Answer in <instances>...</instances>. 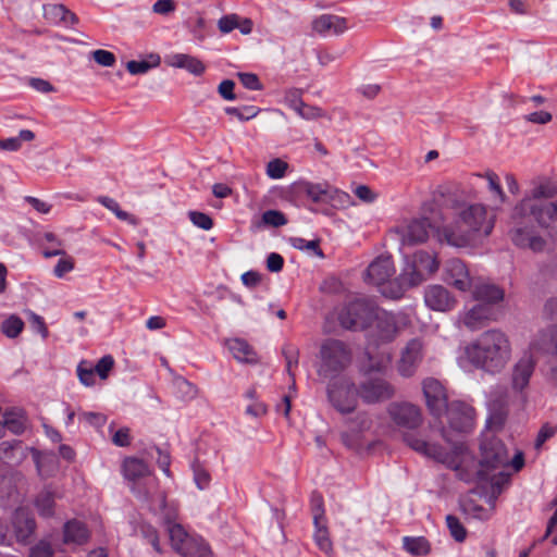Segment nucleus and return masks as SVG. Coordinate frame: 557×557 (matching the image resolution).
Wrapping results in <instances>:
<instances>
[{
	"label": "nucleus",
	"instance_id": "32",
	"mask_svg": "<svg viewBox=\"0 0 557 557\" xmlns=\"http://www.w3.org/2000/svg\"><path fill=\"white\" fill-rule=\"evenodd\" d=\"M377 320L376 327L379 330V336L384 342H391L395 338L397 334L396 321L393 314L383 312L379 314L376 312Z\"/></svg>",
	"mask_w": 557,
	"mask_h": 557
},
{
	"label": "nucleus",
	"instance_id": "30",
	"mask_svg": "<svg viewBox=\"0 0 557 557\" xmlns=\"http://www.w3.org/2000/svg\"><path fill=\"white\" fill-rule=\"evenodd\" d=\"M24 457V447L21 442L0 443V463H18Z\"/></svg>",
	"mask_w": 557,
	"mask_h": 557
},
{
	"label": "nucleus",
	"instance_id": "63",
	"mask_svg": "<svg viewBox=\"0 0 557 557\" xmlns=\"http://www.w3.org/2000/svg\"><path fill=\"white\" fill-rule=\"evenodd\" d=\"M53 550L48 542L41 541L30 548L29 557H52Z\"/></svg>",
	"mask_w": 557,
	"mask_h": 557
},
{
	"label": "nucleus",
	"instance_id": "49",
	"mask_svg": "<svg viewBox=\"0 0 557 557\" xmlns=\"http://www.w3.org/2000/svg\"><path fill=\"white\" fill-rule=\"evenodd\" d=\"M310 505H311L313 522H318L320 520H326L325 512H324V502H323V497L321 494L315 493V492L312 493L311 499H310Z\"/></svg>",
	"mask_w": 557,
	"mask_h": 557
},
{
	"label": "nucleus",
	"instance_id": "5",
	"mask_svg": "<svg viewBox=\"0 0 557 557\" xmlns=\"http://www.w3.org/2000/svg\"><path fill=\"white\" fill-rule=\"evenodd\" d=\"M319 359V376L331 379L343 372L351 363L352 352L345 342L327 338L320 346Z\"/></svg>",
	"mask_w": 557,
	"mask_h": 557
},
{
	"label": "nucleus",
	"instance_id": "20",
	"mask_svg": "<svg viewBox=\"0 0 557 557\" xmlns=\"http://www.w3.org/2000/svg\"><path fill=\"white\" fill-rule=\"evenodd\" d=\"M557 325L540 330L530 343V352L556 356Z\"/></svg>",
	"mask_w": 557,
	"mask_h": 557
},
{
	"label": "nucleus",
	"instance_id": "24",
	"mask_svg": "<svg viewBox=\"0 0 557 557\" xmlns=\"http://www.w3.org/2000/svg\"><path fill=\"white\" fill-rule=\"evenodd\" d=\"M536 361L532 354H525L512 369V388L522 392L530 382Z\"/></svg>",
	"mask_w": 557,
	"mask_h": 557
},
{
	"label": "nucleus",
	"instance_id": "26",
	"mask_svg": "<svg viewBox=\"0 0 557 557\" xmlns=\"http://www.w3.org/2000/svg\"><path fill=\"white\" fill-rule=\"evenodd\" d=\"M44 16L52 23H63L65 25H75L78 17L65 5L59 3L44 5Z\"/></svg>",
	"mask_w": 557,
	"mask_h": 557
},
{
	"label": "nucleus",
	"instance_id": "18",
	"mask_svg": "<svg viewBox=\"0 0 557 557\" xmlns=\"http://www.w3.org/2000/svg\"><path fill=\"white\" fill-rule=\"evenodd\" d=\"M425 305L435 311H450L457 301L454 296L442 285H431L424 292Z\"/></svg>",
	"mask_w": 557,
	"mask_h": 557
},
{
	"label": "nucleus",
	"instance_id": "2",
	"mask_svg": "<svg viewBox=\"0 0 557 557\" xmlns=\"http://www.w3.org/2000/svg\"><path fill=\"white\" fill-rule=\"evenodd\" d=\"M455 221L451 225L437 230L441 242L450 246L466 247L478 238L488 236L495 223V215L487 214V209L481 203L456 205Z\"/></svg>",
	"mask_w": 557,
	"mask_h": 557
},
{
	"label": "nucleus",
	"instance_id": "61",
	"mask_svg": "<svg viewBox=\"0 0 557 557\" xmlns=\"http://www.w3.org/2000/svg\"><path fill=\"white\" fill-rule=\"evenodd\" d=\"M176 385L178 389L184 394V396L188 399L195 398L198 394L197 386L184 377H178L176 380Z\"/></svg>",
	"mask_w": 557,
	"mask_h": 557
},
{
	"label": "nucleus",
	"instance_id": "45",
	"mask_svg": "<svg viewBox=\"0 0 557 557\" xmlns=\"http://www.w3.org/2000/svg\"><path fill=\"white\" fill-rule=\"evenodd\" d=\"M261 221L264 225L272 227H280L287 224L286 216L278 210H268L263 212Z\"/></svg>",
	"mask_w": 557,
	"mask_h": 557
},
{
	"label": "nucleus",
	"instance_id": "12",
	"mask_svg": "<svg viewBox=\"0 0 557 557\" xmlns=\"http://www.w3.org/2000/svg\"><path fill=\"white\" fill-rule=\"evenodd\" d=\"M434 228L426 218L412 219L397 226L394 233L403 246H413L424 243L430 230Z\"/></svg>",
	"mask_w": 557,
	"mask_h": 557
},
{
	"label": "nucleus",
	"instance_id": "58",
	"mask_svg": "<svg viewBox=\"0 0 557 557\" xmlns=\"http://www.w3.org/2000/svg\"><path fill=\"white\" fill-rule=\"evenodd\" d=\"M512 243L520 248H527V244L530 240L532 233L521 227L515 228L510 233Z\"/></svg>",
	"mask_w": 557,
	"mask_h": 557
},
{
	"label": "nucleus",
	"instance_id": "51",
	"mask_svg": "<svg viewBox=\"0 0 557 557\" xmlns=\"http://www.w3.org/2000/svg\"><path fill=\"white\" fill-rule=\"evenodd\" d=\"M462 510L465 513H467L473 518L480 519V520H485L490 517L487 509H485L484 507H482L480 505L474 504L471 500H466L462 503Z\"/></svg>",
	"mask_w": 557,
	"mask_h": 557
},
{
	"label": "nucleus",
	"instance_id": "1",
	"mask_svg": "<svg viewBox=\"0 0 557 557\" xmlns=\"http://www.w3.org/2000/svg\"><path fill=\"white\" fill-rule=\"evenodd\" d=\"M441 436L450 445V451L430 440H424L414 434L405 436L407 445L417 453L432 458L456 471L457 476L465 482H491L495 481L503 469L509 465V455L504 443L495 437H486L481 444V460L475 461L473 455L462 443H451L444 428L440 430Z\"/></svg>",
	"mask_w": 557,
	"mask_h": 557
},
{
	"label": "nucleus",
	"instance_id": "3",
	"mask_svg": "<svg viewBox=\"0 0 557 557\" xmlns=\"http://www.w3.org/2000/svg\"><path fill=\"white\" fill-rule=\"evenodd\" d=\"M468 360L487 372L495 373L505 368L511 356L507 335L500 330H488L466 347Z\"/></svg>",
	"mask_w": 557,
	"mask_h": 557
},
{
	"label": "nucleus",
	"instance_id": "57",
	"mask_svg": "<svg viewBox=\"0 0 557 557\" xmlns=\"http://www.w3.org/2000/svg\"><path fill=\"white\" fill-rule=\"evenodd\" d=\"M238 16L236 14H228L221 17L218 22V27L221 33L227 34L238 27Z\"/></svg>",
	"mask_w": 557,
	"mask_h": 557
},
{
	"label": "nucleus",
	"instance_id": "21",
	"mask_svg": "<svg viewBox=\"0 0 557 557\" xmlns=\"http://www.w3.org/2000/svg\"><path fill=\"white\" fill-rule=\"evenodd\" d=\"M395 274V267L389 256H380L367 269L366 278L374 285L387 282Z\"/></svg>",
	"mask_w": 557,
	"mask_h": 557
},
{
	"label": "nucleus",
	"instance_id": "8",
	"mask_svg": "<svg viewBox=\"0 0 557 557\" xmlns=\"http://www.w3.org/2000/svg\"><path fill=\"white\" fill-rule=\"evenodd\" d=\"M327 397L338 412L351 413L358 406L359 387L351 380L339 377L329 384Z\"/></svg>",
	"mask_w": 557,
	"mask_h": 557
},
{
	"label": "nucleus",
	"instance_id": "52",
	"mask_svg": "<svg viewBox=\"0 0 557 557\" xmlns=\"http://www.w3.org/2000/svg\"><path fill=\"white\" fill-rule=\"evenodd\" d=\"M188 216L191 223L201 230L209 231L213 226V221L207 213L199 211H189Z\"/></svg>",
	"mask_w": 557,
	"mask_h": 557
},
{
	"label": "nucleus",
	"instance_id": "44",
	"mask_svg": "<svg viewBox=\"0 0 557 557\" xmlns=\"http://www.w3.org/2000/svg\"><path fill=\"white\" fill-rule=\"evenodd\" d=\"M24 322L15 315L8 318L1 325L2 332L11 338L16 337L22 332Z\"/></svg>",
	"mask_w": 557,
	"mask_h": 557
},
{
	"label": "nucleus",
	"instance_id": "11",
	"mask_svg": "<svg viewBox=\"0 0 557 557\" xmlns=\"http://www.w3.org/2000/svg\"><path fill=\"white\" fill-rule=\"evenodd\" d=\"M421 385L428 410L432 416L441 417L449 405L446 388L434 377L424 379Z\"/></svg>",
	"mask_w": 557,
	"mask_h": 557
},
{
	"label": "nucleus",
	"instance_id": "62",
	"mask_svg": "<svg viewBox=\"0 0 557 557\" xmlns=\"http://www.w3.org/2000/svg\"><path fill=\"white\" fill-rule=\"evenodd\" d=\"M296 112L299 114V116H301L305 120H315L323 116L321 109L306 104L305 102Z\"/></svg>",
	"mask_w": 557,
	"mask_h": 557
},
{
	"label": "nucleus",
	"instance_id": "10",
	"mask_svg": "<svg viewBox=\"0 0 557 557\" xmlns=\"http://www.w3.org/2000/svg\"><path fill=\"white\" fill-rule=\"evenodd\" d=\"M359 397L366 404H379L392 399L396 387L382 377H369L359 384Z\"/></svg>",
	"mask_w": 557,
	"mask_h": 557
},
{
	"label": "nucleus",
	"instance_id": "28",
	"mask_svg": "<svg viewBox=\"0 0 557 557\" xmlns=\"http://www.w3.org/2000/svg\"><path fill=\"white\" fill-rule=\"evenodd\" d=\"M22 481L20 473L0 475V503L5 506L9 502H17L16 482Z\"/></svg>",
	"mask_w": 557,
	"mask_h": 557
},
{
	"label": "nucleus",
	"instance_id": "48",
	"mask_svg": "<svg viewBox=\"0 0 557 557\" xmlns=\"http://www.w3.org/2000/svg\"><path fill=\"white\" fill-rule=\"evenodd\" d=\"M283 355L286 361V371L289 377H294L293 367L298 364L299 350L293 345H285Z\"/></svg>",
	"mask_w": 557,
	"mask_h": 557
},
{
	"label": "nucleus",
	"instance_id": "38",
	"mask_svg": "<svg viewBox=\"0 0 557 557\" xmlns=\"http://www.w3.org/2000/svg\"><path fill=\"white\" fill-rule=\"evenodd\" d=\"M404 548L411 555H425L430 552V544L423 536L404 537Z\"/></svg>",
	"mask_w": 557,
	"mask_h": 557
},
{
	"label": "nucleus",
	"instance_id": "25",
	"mask_svg": "<svg viewBox=\"0 0 557 557\" xmlns=\"http://www.w3.org/2000/svg\"><path fill=\"white\" fill-rule=\"evenodd\" d=\"M90 539V531L86 524L76 519L67 521L63 527V541L65 544L84 545Z\"/></svg>",
	"mask_w": 557,
	"mask_h": 557
},
{
	"label": "nucleus",
	"instance_id": "47",
	"mask_svg": "<svg viewBox=\"0 0 557 557\" xmlns=\"http://www.w3.org/2000/svg\"><path fill=\"white\" fill-rule=\"evenodd\" d=\"M292 245L294 248L299 250L312 251L318 257H323V252L320 248L319 240H306L300 237L292 238Z\"/></svg>",
	"mask_w": 557,
	"mask_h": 557
},
{
	"label": "nucleus",
	"instance_id": "36",
	"mask_svg": "<svg viewBox=\"0 0 557 557\" xmlns=\"http://www.w3.org/2000/svg\"><path fill=\"white\" fill-rule=\"evenodd\" d=\"M34 139V132L29 129H22L16 137L0 139V149L5 151H17L21 149L23 141H32Z\"/></svg>",
	"mask_w": 557,
	"mask_h": 557
},
{
	"label": "nucleus",
	"instance_id": "4",
	"mask_svg": "<svg viewBox=\"0 0 557 557\" xmlns=\"http://www.w3.org/2000/svg\"><path fill=\"white\" fill-rule=\"evenodd\" d=\"M557 196V185L547 177H537L530 184L529 190L524 197L515 206L512 210V219H523L532 216L537 224L544 222V211L550 202L544 200L552 199Z\"/></svg>",
	"mask_w": 557,
	"mask_h": 557
},
{
	"label": "nucleus",
	"instance_id": "41",
	"mask_svg": "<svg viewBox=\"0 0 557 557\" xmlns=\"http://www.w3.org/2000/svg\"><path fill=\"white\" fill-rule=\"evenodd\" d=\"M4 430L8 429L14 434H21L25 429V419L21 413L7 412L3 416Z\"/></svg>",
	"mask_w": 557,
	"mask_h": 557
},
{
	"label": "nucleus",
	"instance_id": "13",
	"mask_svg": "<svg viewBox=\"0 0 557 557\" xmlns=\"http://www.w3.org/2000/svg\"><path fill=\"white\" fill-rule=\"evenodd\" d=\"M423 348L424 345L419 338H412L407 343L397 362V372L400 376L411 377L416 374L424 357Z\"/></svg>",
	"mask_w": 557,
	"mask_h": 557
},
{
	"label": "nucleus",
	"instance_id": "56",
	"mask_svg": "<svg viewBox=\"0 0 557 557\" xmlns=\"http://www.w3.org/2000/svg\"><path fill=\"white\" fill-rule=\"evenodd\" d=\"M240 83L250 90H261L262 84L259 77L253 73H237Z\"/></svg>",
	"mask_w": 557,
	"mask_h": 557
},
{
	"label": "nucleus",
	"instance_id": "19",
	"mask_svg": "<svg viewBox=\"0 0 557 557\" xmlns=\"http://www.w3.org/2000/svg\"><path fill=\"white\" fill-rule=\"evenodd\" d=\"M470 290L473 299L491 307L503 301L505 297V290L500 286L482 280H475Z\"/></svg>",
	"mask_w": 557,
	"mask_h": 557
},
{
	"label": "nucleus",
	"instance_id": "59",
	"mask_svg": "<svg viewBox=\"0 0 557 557\" xmlns=\"http://www.w3.org/2000/svg\"><path fill=\"white\" fill-rule=\"evenodd\" d=\"M176 9L174 0H158L152 5V12L160 15H169Z\"/></svg>",
	"mask_w": 557,
	"mask_h": 557
},
{
	"label": "nucleus",
	"instance_id": "7",
	"mask_svg": "<svg viewBox=\"0 0 557 557\" xmlns=\"http://www.w3.org/2000/svg\"><path fill=\"white\" fill-rule=\"evenodd\" d=\"M168 533L172 548L183 557H212L209 546L202 539L190 535L178 523H169Z\"/></svg>",
	"mask_w": 557,
	"mask_h": 557
},
{
	"label": "nucleus",
	"instance_id": "60",
	"mask_svg": "<svg viewBox=\"0 0 557 557\" xmlns=\"http://www.w3.org/2000/svg\"><path fill=\"white\" fill-rule=\"evenodd\" d=\"M243 110L246 114H244L242 110L233 107H227L225 112L230 115H235L240 121H248L258 114V110L255 107H244Z\"/></svg>",
	"mask_w": 557,
	"mask_h": 557
},
{
	"label": "nucleus",
	"instance_id": "43",
	"mask_svg": "<svg viewBox=\"0 0 557 557\" xmlns=\"http://www.w3.org/2000/svg\"><path fill=\"white\" fill-rule=\"evenodd\" d=\"M446 523H447V528L449 529V532L451 534V536L455 539V541L457 542H463L467 537V530L465 529V527L461 524V522L459 521V519L453 515H448L446 517Z\"/></svg>",
	"mask_w": 557,
	"mask_h": 557
},
{
	"label": "nucleus",
	"instance_id": "54",
	"mask_svg": "<svg viewBox=\"0 0 557 557\" xmlns=\"http://www.w3.org/2000/svg\"><path fill=\"white\" fill-rule=\"evenodd\" d=\"M95 62L104 67H111L115 64L116 58L114 53L103 49H97L91 52Z\"/></svg>",
	"mask_w": 557,
	"mask_h": 557
},
{
	"label": "nucleus",
	"instance_id": "27",
	"mask_svg": "<svg viewBox=\"0 0 557 557\" xmlns=\"http://www.w3.org/2000/svg\"><path fill=\"white\" fill-rule=\"evenodd\" d=\"M165 62L172 67L185 69L194 75H201L206 69L200 60L185 53H175L169 55Z\"/></svg>",
	"mask_w": 557,
	"mask_h": 557
},
{
	"label": "nucleus",
	"instance_id": "29",
	"mask_svg": "<svg viewBox=\"0 0 557 557\" xmlns=\"http://www.w3.org/2000/svg\"><path fill=\"white\" fill-rule=\"evenodd\" d=\"M228 349L233 357L240 362L256 363L258 361L256 351L244 339L234 338L228 341Z\"/></svg>",
	"mask_w": 557,
	"mask_h": 557
},
{
	"label": "nucleus",
	"instance_id": "64",
	"mask_svg": "<svg viewBox=\"0 0 557 557\" xmlns=\"http://www.w3.org/2000/svg\"><path fill=\"white\" fill-rule=\"evenodd\" d=\"M557 219V200L550 202L547 207V210L544 211V222H541L539 225L542 227H549L550 224Z\"/></svg>",
	"mask_w": 557,
	"mask_h": 557
},
{
	"label": "nucleus",
	"instance_id": "53",
	"mask_svg": "<svg viewBox=\"0 0 557 557\" xmlns=\"http://www.w3.org/2000/svg\"><path fill=\"white\" fill-rule=\"evenodd\" d=\"M113 357L110 355H106L102 358H100L96 366H94V369L101 380H107L110 371L113 369Z\"/></svg>",
	"mask_w": 557,
	"mask_h": 557
},
{
	"label": "nucleus",
	"instance_id": "50",
	"mask_svg": "<svg viewBox=\"0 0 557 557\" xmlns=\"http://www.w3.org/2000/svg\"><path fill=\"white\" fill-rule=\"evenodd\" d=\"M287 168L288 164L285 161L281 159H273L267 164V175L274 180L282 178L285 175Z\"/></svg>",
	"mask_w": 557,
	"mask_h": 557
},
{
	"label": "nucleus",
	"instance_id": "42",
	"mask_svg": "<svg viewBox=\"0 0 557 557\" xmlns=\"http://www.w3.org/2000/svg\"><path fill=\"white\" fill-rule=\"evenodd\" d=\"M483 176L487 180L488 190L494 194L499 203H504L507 197L502 188L498 175L495 172L487 171Z\"/></svg>",
	"mask_w": 557,
	"mask_h": 557
},
{
	"label": "nucleus",
	"instance_id": "15",
	"mask_svg": "<svg viewBox=\"0 0 557 557\" xmlns=\"http://www.w3.org/2000/svg\"><path fill=\"white\" fill-rule=\"evenodd\" d=\"M445 282L460 292H468L476 278L472 277L467 264L459 259H450L445 267Z\"/></svg>",
	"mask_w": 557,
	"mask_h": 557
},
{
	"label": "nucleus",
	"instance_id": "14",
	"mask_svg": "<svg viewBox=\"0 0 557 557\" xmlns=\"http://www.w3.org/2000/svg\"><path fill=\"white\" fill-rule=\"evenodd\" d=\"M449 426L457 432H469L474 424L475 411L472 406L461 400L449 403L445 409Z\"/></svg>",
	"mask_w": 557,
	"mask_h": 557
},
{
	"label": "nucleus",
	"instance_id": "37",
	"mask_svg": "<svg viewBox=\"0 0 557 557\" xmlns=\"http://www.w3.org/2000/svg\"><path fill=\"white\" fill-rule=\"evenodd\" d=\"M314 523V541L319 548L325 553H330L332 550V541L329 535V530L326 527V520H320Z\"/></svg>",
	"mask_w": 557,
	"mask_h": 557
},
{
	"label": "nucleus",
	"instance_id": "6",
	"mask_svg": "<svg viewBox=\"0 0 557 557\" xmlns=\"http://www.w3.org/2000/svg\"><path fill=\"white\" fill-rule=\"evenodd\" d=\"M376 317L375 305L366 298H355L345 302L337 312L339 324L346 330H363Z\"/></svg>",
	"mask_w": 557,
	"mask_h": 557
},
{
	"label": "nucleus",
	"instance_id": "46",
	"mask_svg": "<svg viewBox=\"0 0 557 557\" xmlns=\"http://www.w3.org/2000/svg\"><path fill=\"white\" fill-rule=\"evenodd\" d=\"M194 481L199 490H205L211 482V476L207 469L198 462L193 463Z\"/></svg>",
	"mask_w": 557,
	"mask_h": 557
},
{
	"label": "nucleus",
	"instance_id": "9",
	"mask_svg": "<svg viewBox=\"0 0 557 557\" xmlns=\"http://www.w3.org/2000/svg\"><path fill=\"white\" fill-rule=\"evenodd\" d=\"M391 420L403 429H418L423 421L422 410L418 405L409 401H394L387 407Z\"/></svg>",
	"mask_w": 557,
	"mask_h": 557
},
{
	"label": "nucleus",
	"instance_id": "17",
	"mask_svg": "<svg viewBox=\"0 0 557 557\" xmlns=\"http://www.w3.org/2000/svg\"><path fill=\"white\" fill-rule=\"evenodd\" d=\"M295 190L299 195H305L315 203L329 202L334 198V195L339 197L349 198L346 193H339L337 189L331 187L327 183H311L301 181L295 184Z\"/></svg>",
	"mask_w": 557,
	"mask_h": 557
},
{
	"label": "nucleus",
	"instance_id": "40",
	"mask_svg": "<svg viewBox=\"0 0 557 557\" xmlns=\"http://www.w3.org/2000/svg\"><path fill=\"white\" fill-rule=\"evenodd\" d=\"M79 382L85 386L95 385V375L97 374L94 366L88 360H82L76 369Z\"/></svg>",
	"mask_w": 557,
	"mask_h": 557
},
{
	"label": "nucleus",
	"instance_id": "55",
	"mask_svg": "<svg viewBox=\"0 0 557 557\" xmlns=\"http://www.w3.org/2000/svg\"><path fill=\"white\" fill-rule=\"evenodd\" d=\"M74 265L75 263L72 257H69L66 255L62 256V258L58 261L53 269V274L57 277L61 278L66 273L71 272L74 269Z\"/></svg>",
	"mask_w": 557,
	"mask_h": 557
},
{
	"label": "nucleus",
	"instance_id": "16",
	"mask_svg": "<svg viewBox=\"0 0 557 557\" xmlns=\"http://www.w3.org/2000/svg\"><path fill=\"white\" fill-rule=\"evenodd\" d=\"M496 319V312L488 305L476 304L459 317L460 323L470 331H478Z\"/></svg>",
	"mask_w": 557,
	"mask_h": 557
},
{
	"label": "nucleus",
	"instance_id": "31",
	"mask_svg": "<svg viewBox=\"0 0 557 557\" xmlns=\"http://www.w3.org/2000/svg\"><path fill=\"white\" fill-rule=\"evenodd\" d=\"M123 473L125 479L135 482L150 474L149 467L140 459L128 457L123 462Z\"/></svg>",
	"mask_w": 557,
	"mask_h": 557
},
{
	"label": "nucleus",
	"instance_id": "35",
	"mask_svg": "<svg viewBox=\"0 0 557 557\" xmlns=\"http://www.w3.org/2000/svg\"><path fill=\"white\" fill-rule=\"evenodd\" d=\"M35 506L42 517H51L54 513V495L49 488L41 491L35 500Z\"/></svg>",
	"mask_w": 557,
	"mask_h": 557
},
{
	"label": "nucleus",
	"instance_id": "33",
	"mask_svg": "<svg viewBox=\"0 0 557 557\" xmlns=\"http://www.w3.org/2000/svg\"><path fill=\"white\" fill-rule=\"evenodd\" d=\"M428 276L423 274L413 263H408L398 276L400 287L410 288L421 284Z\"/></svg>",
	"mask_w": 557,
	"mask_h": 557
},
{
	"label": "nucleus",
	"instance_id": "22",
	"mask_svg": "<svg viewBox=\"0 0 557 557\" xmlns=\"http://www.w3.org/2000/svg\"><path fill=\"white\" fill-rule=\"evenodd\" d=\"M12 525L16 541L23 544L28 543L36 529L34 517L24 508L15 510L12 519Z\"/></svg>",
	"mask_w": 557,
	"mask_h": 557
},
{
	"label": "nucleus",
	"instance_id": "23",
	"mask_svg": "<svg viewBox=\"0 0 557 557\" xmlns=\"http://www.w3.org/2000/svg\"><path fill=\"white\" fill-rule=\"evenodd\" d=\"M348 27L345 17L333 14H322L312 21V29L323 36L342 35Z\"/></svg>",
	"mask_w": 557,
	"mask_h": 557
},
{
	"label": "nucleus",
	"instance_id": "34",
	"mask_svg": "<svg viewBox=\"0 0 557 557\" xmlns=\"http://www.w3.org/2000/svg\"><path fill=\"white\" fill-rule=\"evenodd\" d=\"M428 277L437 271L438 262L433 253L426 251H417L413 255L412 262Z\"/></svg>",
	"mask_w": 557,
	"mask_h": 557
},
{
	"label": "nucleus",
	"instance_id": "39",
	"mask_svg": "<svg viewBox=\"0 0 557 557\" xmlns=\"http://www.w3.org/2000/svg\"><path fill=\"white\" fill-rule=\"evenodd\" d=\"M150 59L152 62L148 61H128L126 63V69L132 75H138V74H145L150 69L156 67L160 64V57L159 55H150Z\"/></svg>",
	"mask_w": 557,
	"mask_h": 557
}]
</instances>
